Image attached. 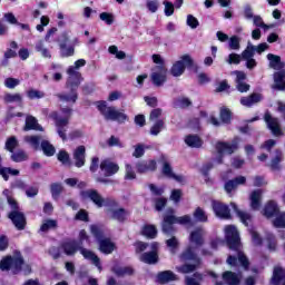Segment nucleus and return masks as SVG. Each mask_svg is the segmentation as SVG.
<instances>
[{
  "mask_svg": "<svg viewBox=\"0 0 285 285\" xmlns=\"http://www.w3.org/2000/svg\"><path fill=\"white\" fill-rule=\"evenodd\" d=\"M26 141L30 144L35 150L41 148V136H29L26 138Z\"/></svg>",
  "mask_w": 285,
  "mask_h": 285,
  "instance_id": "3c124183",
  "label": "nucleus"
},
{
  "mask_svg": "<svg viewBox=\"0 0 285 285\" xmlns=\"http://www.w3.org/2000/svg\"><path fill=\"white\" fill-rule=\"evenodd\" d=\"M166 124L164 122V120L158 119L154 126L150 128V135H154L155 137H157V135H159V132H161V130H164Z\"/></svg>",
  "mask_w": 285,
  "mask_h": 285,
  "instance_id": "603ef678",
  "label": "nucleus"
},
{
  "mask_svg": "<svg viewBox=\"0 0 285 285\" xmlns=\"http://www.w3.org/2000/svg\"><path fill=\"white\" fill-rule=\"evenodd\" d=\"M28 99L35 100V99H43L46 97V92L37 89H29L27 91Z\"/></svg>",
  "mask_w": 285,
  "mask_h": 285,
  "instance_id": "864d4df0",
  "label": "nucleus"
},
{
  "mask_svg": "<svg viewBox=\"0 0 285 285\" xmlns=\"http://www.w3.org/2000/svg\"><path fill=\"white\" fill-rule=\"evenodd\" d=\"M77 222H90V216L86 212V209H80L75 216Z\"/></svg>",
  "mask_w": 285,
  "mask_h": 285,
  "instance_id": "338daca9",
  "label": "nucleus"
},
{
  "mask_svg": "<svg viewBox=\"0 0 285 285\" xmlns=\"http://www.w3.org/2000/svg\"><path fill=\"white\" fill-rule=\"evenodd\" d=\"M175 224H180V226L193 227L195 226V220H193L190 215H184V216L177 217L173 214H167L164 216L163 223H161V232L167 237H171L166 240V245L169 248H174V249L178 248L179 246V242L177 240V237L173 236L177 230L175 229Z\"/></svg>",
  "mask_w": 285,
  "mask_h": 285,
  "instance_id": "7ed1b4c3",
  "label": "nucleus"
},
{
  "mask_svg": "<svg viewBox=\"0 0 285 285\" xmlns=\"http://www.w3.org/2000/svg\"><path fill=\"white\" fill-rule=\"evenodd\" d=\"M225 240L226 245L229 250H235L237 256L229 255L227 257V264L229 266H242L244 271H248L250 268V261L244 252L240 250L242 248V238L239 237V230L235 225H228L225 227Z\"/></svg>",
  "mask_w": 285,
  "mask_h": 285,
  "instance_id": "f257e3e1",
  "label": "nucleus"
},
{
  "mask_svg": "<svg viewBox=\"0 0 285 285\" xmlns=\"http://www.w3.org/2000/svg\"><path fill=\"white\" fill-rule=\"evenodd\" d=\"M73 159L76 168H83L86 166V146L80 145L75 149Z\"/></svg>",
  "mask_w": 285,
  "mask_h": 285,
  "instance_id": "4be33fe9",
  "label": "nucleus"
},
{
  "mask_svg": "<svg viewBox=\"0 0 285 285\" xmlns=\"http://www.w3.org/2000/svg\"><path fill=\"white\" fill-rule=\"evenodd\" d=\"M252 210H259L262 208V189H255L249 196Z\"/></svg>",
  "mask_w": 285,
  "mask_h": 285,
  "instance_id": "bb28decb",
  "label": "nucleus"
},
{
  "mask_svg": "<svg viewBox=\"0 0 285 285\" xmlns=\"http://www.w3.org/2000/svg\"><path fill=\"white\" fill-rule=\"evenodd\" d=\"M19 49V43H17V41H11L10 42V48L7 49V51L4 52V59L6 61H8V59H14L17 57V51Z\"/></svg>",
  "mask_w": 285,
  "mask_h": 285,
  "instance_id": "49530a36",
  "label": "nucleus"
},
{
  "mask_svg": "<svg viewBox=\"0 0 285 285\" xmlns=\"http://www.w3.org/2000/svg\"><path fill=\"white\" fill-rule=\"evenodd\" d=\"M165 6V17H173L175 14V4L168 0H164Z\"/></svg>",
  "mask_w": 285,
  "mask_h": 285,
  "instance_id": "e2e57ef3",
  "label": "nucleus"
},
{
  "mask_svg": "<svg viewBox=\"0 0 285 285\" xmlns=\"http://www.w3.org/2000/svg\"><path fill=\"white\" fill-rule=\"evenodd\" d=\"M81 199H90L97 208H104L106 206L107 208H119V202H117L114 198H104L101 194L97 189H87L80 191Z\"/></svg>",
  "mask_w": 285,
  "mask_h": 285,
  "instance_id": "6e6552de",
  "label": "nucleus"
},
{
  "mask_svg": "<svg viewBox=\"0 0 285 285\" xmlns=\"http://www.w3.org/2000/svg\"><path fill=\"white\" fill-rule=\"evenodd\" d=\"M185 144L189 148H202L204 140L198 135L189 134L185 137Z\"/></svg>",
  "mask_w": 285,
  "mask_h": 285,
  "instance_id": "7c9ffc66",
  "label": "nucleus"
},
{
  "mask_svg": "<svg viewBox=\"0 0 285 285\" xmlns=\"http://www.w3.org/2000/svg\"><path fill=\"white\" fill-rule=\"evenodd\" d=\"M3 101L4 104H23V96L21 94H6Z\"/></svg>",
  "mask_w": 285,
  "mask_h": 285,
  "instance_id": "79ce46f5",
  "label": "nucleus"
},
{
  "mask_svg": "<svg viewBox=\"0 0 285 285\" xmlns=\"http://www.w3.org/2000/svg\"><path fill=\"white\" fill-rule=\"evenodd\" d=\"M246 184V177L244 176H238V177H235L234 179H230V180H227L225 183V190L228 195H230V193H233V190H235L237 188V186H242Z\"/></svg>",
  "mask_w": 285,
  "mask_h": 285,
  "instance_id": "393cba45",
  "label": "nucleus"
},
{
  "mask_svg": "<svg viewBox=\"0 0 285 285\" xmlns=\"http://www.w3.org/2000/svg\"><path fill=\"white\" fill-rule=\"evenodd\" d=\"M236 210V215L238 217V219H240L242 224H244V226H248L249 222H253V216L246 212H243L240 209H238L237 207H235Z\"/></svg>",
  "mask_w": 285,
  "mask_h": 285,
  "instance_id": "09e8293b",
  "label": "nucleus"
},
{
  "mask_svg": "<svg viewBox=\"0 0 285 285\" xmlns=\"http://www.w3.org/2000/svg\"><path fill=\"white\" fill-rule=\"evenodd\" d=\"M86 66L85 59H78L75 61V66H70L67 69V81L66 88L69 90V95L58 94L57 97L60 101H67L71 104H77V99H79V87L81 86V81H83V77L81 72L77 71L78 68H83Z\"/></svg>",
  "mask_w": 285,
  "mask_h": 285,
  "instance_id": "f03ea898",
  "label": "nucleus"
},
{
  "mask_svg": "<svg viewBox=\"0 0 285 285\" xmlns=\"http://www.w3.org/2000/svg\"><path fill=\"white\" fill-rule=\"evenodd\" d=\"M0 271H11L12 275H19L24 271L26 275H30L32 267L26 264L21 252L16 249L13 255H7L0 261Z\"/></svg>",
  "mask_w": 285,
  "mask_h": 285,
  "instance_id": "39448f33",
  "label": "nucleus"
},
{
  "mask_svg": "<svg viewBox=\"0 0 285 285\" xmlns=\"http://www.w3.org/2000/svg\"><path fill=\"white\" fill-rule=\"evenodd\" d=\"M96 106L107 121H118V124H126L128 121V115L117 110L115 107H108L106 100L97 101Z\"/></svg>",
  "mask_w": 285,
  "mask_h": 285,
  "instance_id": "1a4fd4ad",
  "label": "nucleus"
},
{
  "mask_svg": "<svg viewBox=\"0 0 285 285\" xmlns=\"http://www.w3.org/2000/svg\"><path fill=\"white\" fill-rule=\"evenodd\" d=\"M154 202H155V208L158 213H161V210L166 208V204H168V199L166 197H158Z\"/></svg>",
  "mask_w": 285,
  "mask_h": 285,
  "instance_id": "bf43d9fd",
  "label": "nucleus"
},
{
  "mask_svg": "<svg viewBox=\"0 0 285 285\" xmlns=\"http://www.w3.org/2000/svg\"><path fill=\"white\" fill-rule=\"evenodd\" d=\"M23 130L28 132L29 130H39L40 132H43V127L39 125V121L35 116H28L26 118V124L23 127Z\"/></svg>",
  "mask_w": 285,
  "mask_h": 285,
  "instance_id": "c85d7f7f",
  "label": "nucleus"
},
{
  "mask_svg": "<svg viewBox=\"0 0 285 285\" xmlns=\"http://www.w3.org/2000/svg\"><path fill=\"white\" fill-rule=\"evenodd\" d=\"M57 159H58V161H60V164H62V166H68L69 168H70V166H72V160L70 159V154L65 149H61L58 151Z\"/></svg>",
  "mask_w": 285,
  "mask_h": 285,
  "instance_id": "58836bf2",
  "label": "nucleus"
},
{
  "mask_svg": "<svg viewBox=\"0 0 285 285\" xmlns=\"http://www.w3.org/2000/svg\"><path fill=\"white\" fill-rule=\"evenodd\" d=\"M60 57L62 59H66L68 57H73L75 56V46H69L68 47V41H70V36H68V32H62L60 36Z\"/></svg>",
  "mask_w": 285,
  "mask_h": 285,
  "instance_id": "4468645a",
  "label": "nucleus"
},
{
  "mask_svg": "<svg viewBox=\"0 0 285 285\" xmlns=\"http://www.w3.org/2000/svg\"><path fill=\"white\" fill-rule=\"evenodd\" d=\"M99 19L100 21H105L107 26H112V23H115V16L110 12H101Z\"/></svg>",
  "mask_w": 285,
  "mask_h": 285,
  "instance_id": "4d7b16f0",
  "label": "nucleus"
},
{
  "mask_svg": "<svg viewBox=\"0 0 285 285\" xmlns=\"http://www.w3.org/2000/svg\"><path fill=\"white\" fill-rule=\"evenodd\" d=\"M240 57L244 61L247 59H253V57H255V46L248 45L246 49L242 52Z\"/></svg>",
  "mask_w": 285,
  "mask_h": 285,
  "instance_id": "5fc2aeb1",
  "label": "nucleus"
},
{
  "mask_svg": "<svg viewBox=\"0 0 285 285\" xmlns=\"http://www.w3.org/2000/svg\"><path fill=\"white\" fill-rule=\"evenodd\" d=\"M285 279V269L282 267H275L272 276L273 285H282Z\"/></svg>",
  "mask_w": 285,
  "mask_h": 285,
  "instance_id": "c9c22d12",
  "label": "nucleus"
},
{
  "mask_svg": "<svg viewBox=\"0 0 285 285\" xmlns=\"http://www.w3.org/2000/svg\"><path fill=\"white\" fill-rule=\"evenodd\" d=\"M50 190H51V195H52L53 199H58L59 195H61V193H63V187L59 183H52L50 186Z\"/></svg>",
  "mask_w": 285,
  "mask_h": 285,
  "instance_id": "6e6d98bb",
  "label": "nucleus"
},
{
  "mask_svg": "<svg viewBox=\"0 0 285 285\" xmlns=\"http://www.w3.org/2000/svg\"><path fill=\"white\" fill-rule=\"evenodd\" d=\"M195 67V60L190 55L186 53L180 57V60H177L173 63L169 72L171 77H181L186 72V68L190 70V68Z\"/></svg>",
  "mask_w": 285,
  "mask_h": 285,
  "instance_id": "9d476101",
  "label": "nucleus"
},
{
  "mask_svg": "<svg viewBox=\"0 0 285 285\" xmlns=\"http://www.w3.org/2000/svg\"><path fill=\"white\" fill-rule=\"evenodd\" d=\"M140 262L149 265L157 264V262H159V254L155 250L145 252L140 256Z\"/></svg>",
  "mask_w": 285,
  "mask_h": 285,
  "instance_id": "72a5a7b5",
  "label": "nucleus"
},
{
  "mask_svg": "<svg viewBox=\"0 0 285 285\" xmlns=\"http://www.w3.org/2000/svg\"><path fill=\"white\" fill-rule=\"evenodd\" d=\"M8 217L12 222L13 226H16L17 230H26V226H28V220L23 212L11 210L8 214Z\"/></svg>",
  "mask_w": 285,
  "mask_h": 285,
  "instance_id": "2eb2a0df",
  "label": "nucleus"
},
{
  "mask_svg": "<svg viewBox=\"0 0 285 285\" xmlns=\"http://www.w3.org/2000/svg\"><path fill=\"white\" fill-rule=\"evenodd\" d=\"M193 217L195 222H199L200 224H206V222H208V215H206V212L202 207H197L194 210Z\"/></svg>",
  "mask_w": 285,
  "mask_h": 285,
  "instance_id": "37998d69",
  "label": "nucleus"
},
{
  "mask_svg": "<svg viewBox=\"0 0 285 285\" xmlns=\"http://www.w3.org/2000/svg\"><path fill=\"white\" fill-rule=\"evenodd\" d=\"M219 118L222 124H230L233 119V111L226 107H223L220 108Z\"/></svg>",
  "mask_w": 285,
  "mask_h": 285,
  "instance_id": "de8ad7c7",
  "label": "nucleus"
},
{
  "mask_svg": "<svg viewBox=\"0 0 285 285\" xmlns=\"http://www.w3.org/2000/svg\"><path fill=\"white\" fill-rule=\"evenodd\" d=\"M189 242L190 244H194L196 248H202V246L205 244L202 229L197 228L196 230H193L189 235Z\"/></svg>",
  "mask_w": 285,
  "mask_h": 285,
  "instance_id": "c756f323",
  "label": "nucleus"
},
{
  "mask_svg": "<svg viewBox=\"0 0 285 285\" xmlns=\"http://www.w3.org/2000/svg\"><path fill=\"white\" fill-rule=\"evenodd\" d=\"M239 138H234L232 144L227 141H217L216 151L218 154L216 161L217 164H224V155H233L235 150L239 148Z\"/></svg>",
  "mask_w": 285,
  "mask_h": 285,
  "instance_id": "9b49d317",
  "label": "nucleus"
},
{
  "mask_svg": "<svg viewBox=\"0 0 285 285\" xmlns=\"http://www.w3.org/2000/svg\"><path fill=\"white\" fill-rule=\"evenodd\" d=\"M259 101H262V94L257 92L240 98L242 106H246L247 108H250L254 104H259Z\"/></svg>",
  "mask_w": 285,
  "mask_h": 285,
  "instance_id": "2f4dec72",
  "label": "nucleus"
},
{
  "mask_svg": "<svg viewBox=\"0 0 285 285\" xmlns=\"http://www.w3.org/2000/svg\"><path fill=\"white\" fill-rule=\"evenodd\" d=\"M284 159V154L282 153L281 149L275 150V157L271 160L269 168L273 170V173L277 170H282V160Z\"/></svg>",
  "mask_w": 285,
  "mask_h": 285,
  "instance_id": "473e14b6",
  "label": "nucleus"
},
{
  "mask_svg": "<svg viewBox=\"0 0 285 285\" xmlns=\"http://www.w3.org/2000/svg\"><path fill=\"white\" fill-rule=\"evenodd\" d=\"M59 228V223L56 219L47 218L40 226V233H49V230H57Z\"/></svg>",
  "mask_w": 285,
  "mask_h": 285,
  "instance_id": "f704fd0d",
  "label": "nucleus"
},
{
  "mask_svg": "<svg viewBox=\"0 0 285 285\" xmlns=\"http://www.w3.org/2000/svg\"><path fill=\"white\" fill-rule=\"evenodd\" d=\"M19 83H21V81H19V79H17V78H12V77H9L4 80L6 88H9L10 90L17 88V86H19Z\"/></svg>",
  "mask_w": 285,
  "mask_h": 285,
  "instance_id": "774afa93",
  "label": "nucleus"
},
{
  "mask_svg": "<svg viewBox=\"0 0 285 285\" xmlns=\"http://www.w3.org/2000/svg\"><path fill=\"white\" fill-rule=\"evenodd\" d=\"M111 213V219L119 222V224H124L128 217H130V212L124 207H119L116 209H109Z\"/></svg>",
  "mask_w": 285,
  "mask_h": 285,
  "instance_id": "b1692460",
  "label": "nucleus"
},
{
  "mask_svg": "<svg viewBox=\"0 0 285 285\" xmlns=\"http://www.w3.org/2000/svg\"><path fill=\"white\" fill-rule=\"evenodd\" d=\"M278 213H279V207L277 206V203H275V200H269L265 204V207L263 209V215L267 217V219H271L272 217H276Z\"/></svg>",
  "mask_w": 285,
  "mask_h": 285,
  "instance_id": "a878e982",
  "label": "nucleus"
},
{
  "mask_svg": "<svg viewBox=\"0 0 285 285\" xmlns=\"http://www.w3.org/2000/svg\"><path fill=\"white\" fill-rule=\"evenodd\" d=\"M10 159H11V161H14L16 164H21V161H28V154H26V151L20 149L16 153L14 151L11 153Z\"/></svg>",
  "mask_w": 285,
  "mask_h": 285,
  "instance_id": "a18cd8bd",
  "label": "nucleus"
},
{
  "mask_svg": "<svg viewBox=\"0 0 285 285\" xmlns=\"http://www.w3.org/2000/svg\"><path fill=\"white\" fill-rule=\"evenodd\" d=\"M273 226L275 228H285V212L276 215V218L273 220Z\"/></svg>",
  "mask_w": 285,
  "mask_h": 285,
  "instance_id": "13d9d810",
  "label": "nucleus"
},
{
  "mask_svg": "<svg viewBox=\"0 0 285 285\" xmlns=\"http://www.w3.org/2000/svg\"><path fill=\"white\" fill-rule=\"evenodd\" d=\"M156 71H154L150 76L151 82L156 86V88H161L164 83L168 80V77L166 76L168 72V69H166V66H156Z\"/></svg>",
  "mask_w": 285,
  "mask_h": 285,
  "instance_id": "ddd939ff",
  "label": "nucleus"
},
{
  "mask_svg": "<svg viewBox=\"0 0 285 285\" xmlns=\"http://www.w3.org/2000/svg\"><path fill=\"white\" fill-rule=\"evenodd\" d=\"M222 277L223 281H215L214 285H239L242 282L237 273L230 271L224 272Z\"/></svg>",
  "mask_w": 285,
  "mask_h": 285,
  "instance_id": "6ab92c4d",
  "label": "nucleus"
},
{
  "mask_svg": "<svg viewBox=\"0 0 285 285\" xmlns=\"http://www.w3.org/2000/svg\"><path fill=\"white\" fill-rule=\"evenodd\" d=\"M180 262H193L194 264H202V258L197 256L193 246H187L180 254Z\"/></svg>",
  "mask_w": 285,
  "mask_h": 285,
  "instance_id": "5701e85b",
  "label": "nucleus"
},
{
  "mask_svg": "<svg viewBox=\"0 0 285 285\" xmlns=\"http://www.w3.org/2000/svg\"><path fill=\"white\" fill-rule=\"evenodd\" d=\"M190 106H193V101L186 97L174 100V108H190Z\"/></svg>",
  "mask_w": 285,
  "mask_h": 285,
  "instance_id": "8fccbe9b",
  "label": "nucleus"
},
{
  "mask_svg": "<svg viewBox=\"0 0 285 285\" xmlns=\"http://www.w3.org/2000/svg\"><path fill=\"white\" fill-rule=\"evenodd\" d=\"M212 168H215V165L213 163H206L200 168V173H202L203 177L206 178L205 181H208V177L210 175Z\"/></svg>",
  "mask_w": 285,
  "mask_h": 285,
  "instance_id": "680f3d73",
  "label": "nucleus"
},
{
  "mask_svg": "<svg viewBox=\"0 0 285 285\" xmlns=\"http://www.w3.org/2000/svg\"><path fill=\"white\" fill-rule=\"evenodd\" d=\"M63 117H59V111H51L49 114V119H52L56 124L57 134L59 135L60 139L62 141H66L68 139V136L66 135V127L68 124H70V119L72 118V108L70 107H63L60 109Z\"/></svg>",
  "mask_w": 285,
  "mask_h": 285,
  "instance_id": "0eeeda50",
  "label": "nucleus"
},
{
  "mask_svg": "<svg viewBox=\"0 0 285 285\" xmlns=\"http://www.w3.org/2000/svg\"><path fill=\"white\" fill-rule=\"evenodd\" d=\"M40 148L46 157H55V153H57L55 145L50 144L48 140H42Z\"/></svg>",
  "mask_w": 285,
  "mask_h": 285,
  "instance_id": "4c0bfd02",
  "label": "nucleus"
},
{
  "mask_svg": "<svg viewBox=\"0 0 285 285\" xmlns=\"http://www.w3.org/2000/svg\"><path fill=\"white\" fill-rule=\"evenodd\" d=\"M100 170L104 173L105 177H112L119 173V164L110 159H104L100 163Z\"/></svg>",
  "mask_w": 285,
  "mask_h": 285,
  "instance_id": "f3484780",
  "label": "nucleus"
},
{
  "mask_svg": "<svg viewBox=\"0 0 285 285\" xmlns=\"http://www.w3.org/2000/svg\"><path fill=\"white\" fill-rule=\"evenodd\" d=\"M89 230L98 244V250H100L102 255H112V253L117 250L115 242H112L110 237H106L104 225L92 224L89 226Z\"/></svg>",
  "mask_w": 285,
  "mask_h": 285,
  "instance_id": "423d86ee",
  "label": "nucleus"
},
{
  "mask_svg": "<svg viewBox=\"0 0 285 285\" xmlns=\"http://www.w3.org/2000/svg\"><path fill=\"white\" fill-rule=\"evenodd\" d=\"M199 266H202V264H183L179 267H176V271L178 273H183V275H188V273H195V271L198 269Z\"/></svg>",
  "mask_w": 285,
  "mask_h": 285,
  "instance_id": "ea45409f",
  "label": "nucleus"
},
{
  "mask_svg": "<svg viewBox=\"0 0 285 285\" xmlns=\"http://www.w3.org/2000/svg\"><path fill=\"white\" fill-rule=\"evenodd\" d=\"M136 170L139 175H146V173H155L157 170V160H141L136 164Z\"/></svg>",
  "mask_w": 285,
  "mask_h": 285,
  "instance_id": "a211bd4d",
  "label": "nucleus"
},
{
  "mask_svg": "<svg viewBox=\"0 0 285 285\" xmlns=\"http://www.w3.org/2000/svg\"><path fill=\"white\" fill-rule=\"evenodd\" d=\"M267 59L273 70H282V68H284V62H282V57L277 55L268 53Z\"/></svg>",
  "mask_w": 285,
  "mask_h": 285,
  "instance_id": "e433bc0d",
  "label": "nucleus"
},
{
  "mask_svg": "<svg viewBox=\"0 0 285 285\" xmlns=\"http://www.w3.org/2000/svg\"><path fill=\"white\" fill-rule=\"evenodd\" d=\"M140 235H142V237H146L147 239H157V226L153 224H145L140 230Z\"/></svg>",
  "mask_w": 285,
  "mask_h": 285,
  "instance_id": "cd10ccee",
  "label": "nucleus"
},
{
  "mask_svg": "<svg viewBox=\"0 0 285 285\" xmlns=\"http://www.w3.org/2000/svg\"><path fill=\"white\" fill-rule=\"evenodd\" d=\"M264 121L267 125V128L274 135V137H282V135H284V131H282V126L279 125V119L273 117V115H271V111L265 112Z\"/></svg>",
  "mask_w": 285,
  "mask_h": 285,
  "instance_id": "f8f14e48",
  "label": "nucleus"
},
{
  "mask_svg": "<svg viewBox=\"0 0 285 285\" xmlns=\"http://www.w3.org/2000/svg\"><path fill=\"white\" fill-rule=\"evenodd\" d=\"M177 279H178L177 274H175L170 269L158 272L156 275V282L157 284H160V285L170 284V282H177Z\"/></svg>",
  "mask_w": 285,
  "mask_h": 285,
  "instance_id": "412c9836",
  "label": "nucleus"
},
{
  "mask_svg": "<svg viewBox=\"0 0 285 285\" xmlns=\"http://www.w3.org/2000/svg\"><path fill=\"white\" fill-rule=\"evenodd\" d=\"M60 248L63 250L67 257H72L73 255H77V253H80L82 257L85 259H89V262H91V264H94V266H96L98 271H102L101 258H99V256L95 252L81 246L79 240L72 238L67 239L61 243Z\"/></svg>",
  "mask_w": 285,
  "mask_h": 285,
  "instance_id": "20e7f679",
  "label": "nucleus"
},
{
  "mask_svg": "<svg viewBox=\"0 0 285 285\" xmlns=\"http://www.w3.org/2000/svg\"><path fill=\"white\" fill-rule=\"evenodd\" d=\"M234 75H236L235 83L238 92H248V90H250V85L245 82L247 79L246 72L236 70L234 71Z\"/></svg>",
  "mask_w": 285,
  "mask_h": 285,
  "instance_id": "aec40b11",
  "label": "nucleus"
},
{
  "mask_svg": "<svg viewBox=\"0 0 285 285\" xmlns=\"http://www.w3.org/2000/svg\"><path fill=\"white\" fill-rule=\"evenodd\" d=\"M19 148V140L17 139V136H10L7 138L6 144H4V150L8 153H14Z\"/></svg>",
  "mask_w": 285,
  "mask_h": 285,
  "instance_id": "a19ab883",
  "label": "nucleus"
},
{
  "mask_svg": "<svg viewBox=\"0 0 285 285\" xmlns=\"http://www.w3.org/2000/svg\"><path fill=\"white\" fill-rule=\"evenodd\" d=\"M212 208L213 212L215 213L216 217H219V219H230V207L228 205L219 202V200H214L212 202Z\"/></svg>",
  "mask_w": 285,
  "mask_h": 285,
  "instance_id": "dca6fc26",
  "label": "nucleus"
},
{
  "mask_svg": "<svg viewBox=\"0 0 285 285\" xmlns=\"http://www.w3.org/2000/svg\"><path fill=\"white\" fill-rule=\"evenodd\" d=\"M161 173L165 177H168V179H170L175 175V173L173 171V166H170V163L168 161H164Z\"/></svg>",
  "mask_w": 285,
  "mask_h": 285,
  "instance_id": "0e129e2a",
  "label": "nucleus"
},
{
  "mask_svg": "<svg viewBox=\"0 0 285 285\" xmlns=\"http://www.w3.org/2000/svg\"><path fill=\"white\" fill-rule=\"evenodd\" d=\"M146 8L149 10V12L155 14V12L159 10V0H147Z\"/></svg>",
  "mask_w": 285,
  "mask_h": 285,
  "instance_id": "69168bd1",
  "label": "nucleus"
},
{
  "mask_svg": "<svg viewBox=\"0 0 285 285\" xmlns=\"http://www.w3.org/2000/svg\"><path fill=\"white\" fill-rule=\"evenodd\" d=\"M125 170H126V174H125L126 180L137 179V174H135V169L132 168V165L126 164Z\"/></svg>",
  "mask_w": 285,
  "mask_h": 285,
  "instance_id": "052dcab7",
  "label": "nucleus"
},
{
  "mask_svg": "<svg viewBox=\"0 0 285 285\" xmlns=\"http://www.w3.org/2000/svg\"><path fill=\"white\" fill-rule=\"evenodd\" d=\"M115 275H117V277H130L132 275H135V268L130 267V266H125V267H118L114 271Z\"/></svg>",
  "mask_w": 285,
  "mask_h": 285,
  "instance_id": "c03bdc74",
  "label": "nucleus"
}]
</instances>
